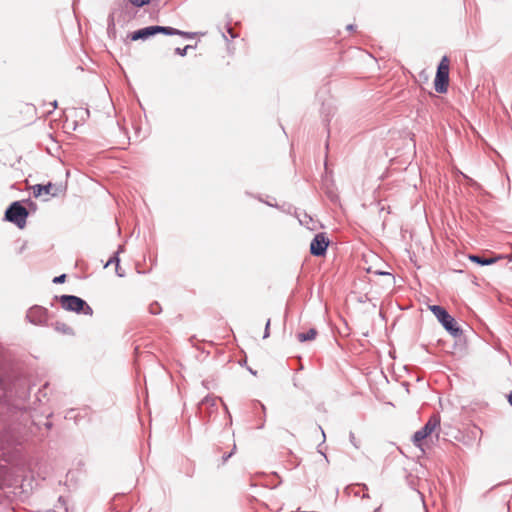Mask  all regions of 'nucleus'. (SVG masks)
<instances>
[{
    "mask_svg": "<svg viewBox=\"0 0 512 512\" xmlns=\"http://www.w3.org/2000/svg\"><path fill=\"white\" fill-rule=\"evenodd\" d=\"M59 302L63 309L75 313H82L84 315L92 316L93 309L82 298L74 295H61Z\"/></svg>",
    "mask_w": 512,
    "mask_h": 512,
    "instance_id": "nucleus-1",
    "label": "nucleus"
},
{
    "mask_svg": "<svg viewBox=\"0 0 512 512\" xmlns=\"http://www.w3.org/2000/svg\"><path fill=\"white\" fill-rule=\"evenodd\" d=\"M429 308L437 320L452 336L457 337L461 334V329L458 327L456 320L443 307L432 305Z\"/></svg>",
    "mask_w": 512,
    "mask_h": 512,
    "instance_id": "nucleus-2",
    "label": "nucleus"
},
{
    "mask_svg": "<svg viewBox=\"0 0 512 512\" xmlns=\"http://www.w3.org/2000/svg\"><path fill=\"white\" fill-rule=\"evenodd\" d=\"M440 428V417L438 415H432L427 423L413 435V444L423 450V441L430 437L435 431Z\"/></svg>",
    "mask_w": 512,
    "mask_h": 512,
    "instance_id": "nucleus-3",
    "label": "nucleus"
},
{
    "mask_svg": "<svg viewBox=\"0 0 512 512\" xmlns=\"http://www.w3.org/2000/svg\"><path fill=\"white\" fill-rule=\"evenodd\" d=\"M449 85V58L443 56L436 72L434 88L438 93L447 92Z\"/></svg>",
    "mask_w": 512,
    "mask_h": 512,
    "instance_id": "nucleus-4",
    "label": "nucleus"
},
{
    "mask_svg": "<svg viewBox=\"0 0 512 512\" xmlns=\"http://www.w3.org/2000/svg\"><path fill=\"white\" fill-rule=\"evenodd\" d=\"M27 217V209L18 201L13 202L5 212V219L16 224L19 228H24Z\"/></svg>",
    "mask_w": 512,
    "mask_h": 512,
    "instance_id": "nucleus-5",
    "label": "nucleus"
},
{
    "mask_svg": "<svg viewBox=\"0 0 512 512\" xmlns=\"http://www.w3.org/2000/svg\"><path fill=\"white\" fill-rule=\"evenodd\" d=\"M329 240L325 233H318L312 239L310 244V253L314 256H323L326 253Z\"/></svg>",
    "mask_w": 512,
    "mask_h": 512,
    "instance_id": "nucleus-6",
    "label": "nucleus"
},
{
    "mask_svg": "<svg viewBox=\"0 0 512 512\" xmlns=\"http://www.w3.org/2000/svg\"><path fill=\"white\" fill-rule=\"evenodd\" d=\"M26 318L33 324H41L46 319V309L34 306L28 310Z\"/></svg>",
    "mask_w": 512,
    "mask_h": 512,
    "instance_id": "nucleus-7",
    "label": "nucleus"
},
{
    "mask_svg": "<svg viewBox=\"0 0 512 512\" xmlns=\"http://www.w3.org/2000/svg\"><path fill=\"white\" fill-rule=\"evenodd\" d=\"M134 32H183L170 26L151 25L135 30Z\"/></svg>",
    "mask_w": 512,
    "mask_h": 512,
    "instance_id": "nucleus-8",
    "label": "nucleus"
},
{
    "mask_svg": "<svg viewBox=\"0 0 512 512\" xmlns=\"http://www.w3.org/2000/svg\"><path fill=\"white\" fill-rule=\"evenodd\" d=\"M53 184L48 183L47 185L36 184L33 186V194L35 197H39L42 194L55 195L53 192Z\"/></svg>",
    "mask_w": 512,
    "mask_h": 512,
    "instance_id": "nucleus-9",
    "label": "nucleus"
},
{
    "mask_svg": "<svg viewBox=\"0 0 512 512\" xmlns=\"http://www.w3.org/2000/svg\"><path fill=\"white\" fill-rule=\"evenodd\" d=\"M316 336L317 331L314 328L309 329L307 332H300L296 335L299 342L312 341Z\"/></svg>",
    "mask_w": 512,
    "mask_h": 512,
    "instance_id": "nucleus-10",
    "label": "nucleus"
},
{
    "mask_svg": "<svg viewBox=\"0 0 512 512\" xmlns=\"http://www.w3.org/2000/svg\"><path fill=\"white\" fill-rule=\"evenodd\" d=\"M469 259L472 262H475V263H477L479 265H482V266L491 265V264H494L496 262L495 258H484V257H481L479 255H470Z\"/></svg>",
    "mask_w": 512,
    "mask_h": 512,
    "instance_id": "nucleus-11",
    "label": "nucleus"
},
{
    "mask_svg": "<svg viewBox=\"0 0 512 512\" xmlns=\"http://www.w3.org/2000/svg\"><path fill=\"white\" fill-rule=\"evenodd\" d=\"M153 34H128L127 37L124 39L125 43H130L137 40H146Z\"/></svg>",
    "mask_w": 512,
    "mask_h": 512,
    "instance_id": "nucleus-12",
    "label": "nucleus"
},
{
    "mask_svg": "<svg viewBox=\"0 0 512 512\" xmlns=\"http://www.w3.org/2000/svg\"><path fill=\"white\" fill-rule=\"evenodd\" d=\"M119 258H118V252L115 253V255L107 262V264L105 265L106 267L112 263H115L116 264V273L119 277H123L124 274L123 273H120L119 272Z\"/></svg>",
    "mask_w": 512,
    "mask_h": 512,
    "instance_id": "nucleus-13",
    "label": "nucleus"
},
{
    "mask_svg": "<svg viewBox=\"0 0 512 512\" xmlns=\"http://www.w3.org/2000/svg\"><path fill=\"white\" fill-rule=\"evenodd\" d=\"M149 311H150L151 314L157 315V314L160 313L161 307H160V305L157 302H153L149 306Z\"/></svg>",
    "mask_w": 512,
    "mask_h": 512,
    "instance_id": "nucleus-14",
    "label": "nucleus"
},
{
    "mask_svg": "<svg viewBox=\"0 0 512 512\" xmlns=\"http://www.w3.org/2000/svg\"><path fill=\"white\" fill-rule=\"evenodd\" d=\"M56 329L58 331L63 332V333H70L71 332V328L69 326H67L66 324H64V323H57L56 324Z\"/></svg>",
    "mask_w": 512,
    "mask_h": 512,
    "instance_id": "nucleus-15",
    "label": "nucleus"
},
{
    "mask_svg": "<svg viewBox=\"0 0 512 512\" xmlns=\"http://www.w3.org/2000/svg\"><path fill=\"white\" fill-rule=\"evenodd\" d=\"M134 6L143 7L149 4L150 0H129Z\"/></svg>",
    "mask_w": 512,
    "mask_h": 512,
    "instance_id": "nucleus-16",
    "label": "nucleus"
},
{
    "mask_svg": "<svg viewBox=\"0 0 512 512\" xmlns=\"http://www.w3.org/2000/svg\"><path fill=\"white\" fill-rule=\"evenodd\" d=\"M349 439H350V442L351 444L355 447V448H359V441L356 439L355 437V434L353 432H350L349 434Z\"/></svg>",
    "mask_w": 512,
    "mask_h": 512,
    "instance_id": "nucleus-17",
    "label": "nucleus"
},
{
    "mask_svg": "<svg viewBox=\"0 0 512 512\" xmlns=\"http://www.w3.org/2000/svg\"><path fill=\"white\" fill-rule=\"evenodd\" d=\"M192 48L191 45H186L183 49L181 48H176L175 52L181 56H184L187 52L188 49Z\"/></svg>",
    "mask_w": 512,
    "mask_h": 512,
    "instance_id": "nucleus-18",
    "label": "nucleus"
},
{
    "mask_svg": "<svg viewBox=\"0 0 512 512\" xmlns=\"http://www.w3.org/2000/svg\"><path fill=\"white\" fill-rule=\"evenodd\" d=\"M270 323H271V321H270V319H268L266 322V325H265V330H264V335H263L264 339L268 338L270 335Z\"/></svg>",
    "mask_w": 512,
    "mask_h": 512,
    "instance_id": "nucleus-19",
    "label": "nucleus"
},
{
    "mask_svg": "<svg viewBox=\"0 0 512 512\" xmlns=\"http://www.w3.org/2000/svg\"><path fill=\"white\" fill-rule=\"evenodd\" d=\"M66 275L62 274L60 276H57L53 279L54 283H63L65 281Z\"/></svg>",
    "mask_w": 512,
    "mask_h": 512,
    "instance_id": "nucleus-20",
    "label": "nucleus"
},
{
    "mask_svg": "<svg viewBox=\"0 0 512 512\" xmlns=\"http://www.w3.org/2000/svg\"><path fill=\"white\" fill-rule=\"evenodd\" d=\"M235 449H236V445H234L233 450H235ZM233 452H234V451H232V452H231V453H229L228 455L224 456V457H223V461H224V462H226V461H227V460L232 456Z\"/></svg>",
    "mask_w": 512,
    "mask_h": 512,
    "instance_id": "nucleus-21",
    "label": "nucleus"
},
{
    "mask_svg": "<svg viewBox=\"0 0 512 512\" xmlns=\"http://www.w3.org/2000/svg\"><path fill=\"white\" fill-rule=\"evenodd\" d=\"M346 30H347L348 32L353 31V30H354V25H353V24H348V25L346 26Z\"/></svg>",
    "mask_w": 512,
    "mask_h": 512,
    "instance_id": "nucleus-22",
    "label": "nucleus"
},
{
    "mask_svg": "<svg viewBox=\"0 0 512 512\" xmlns=\"http://www.w3.org/2000/svg\"><path fill=\"white\" fill-rule=\"evenodd\" d=\"M226 32H228V33L234 32L233 28L230 26L229 23L226 24Z\"/></svg>",
    "mask_w": 512,
    "mask_h": 512,
    "instance_id": "nucleus-23",
    "label": "nucleus"
},
{
    "mask_svg": "<svg viewBox=\"0 0 512 512\" xmlns=\"http://www.w3.org/2000/svg\"><path fill=\"white\" fill-rule=\"evenodd\" d=\"M210 401L212 402V405H213L215 399H208V398H206L205 400H203L202 404H208V403H210Z\"/></svg>",
    "mask_w": 512,
    "mask_h": 512,
    "instance_id": "nucleus-24",
    "label": "nucleus"
},
{
    "mask_svg": "<svg viewBox=\"0 0 512 512\" xmlns=\"http://www.w3.org/2000/svg\"><path fill=\"white\" fill-rule=\"evenodd\" d=\"M508 401L510 405L512 406V392L508 395Z\"/></svg>",
    "mask_w": 512,
    "mask_h": 512,
    "instance_id": "nucleus-25",
    "label": "nucleus"
},
{
    "mask_svg": "<svg viewBox=\"0 0 512 512\" xmlns=\"http://www.w3.org/2000/svg\"><path fill=\"white\" fill-rule=\"evenodd\" d=\"M229 35H230L231 39H234V38H236L237 36H239V34H234V33H231V34H229Z\"/></svg>",
    "mask_w": 512,
    "mask_h": 512,
    "instance_id": "nucleus-26",
    "label": "nucleus"
},
{
    "mask_svg": "<svg viewBox=\"0 0 512 512\" xmlns=\"http://www.w3.org/2000/svg\"><path fill=\"white\" fill-rule=\"evenodd\" d=\"M51 106L53 107V109H55L57 107V102L54 101L53 103H51Z\"/></svg>",
    "mask_w": 512,
    "mask_h": 512,
    "instance_id": "nucleus-27",
    "label": "nucleus"
},
{
    "mask_svg": "<svg viewBox=\"0 0 512 512\" xmlns=\"http://www.w3.org/2000/svg\"><path fill=\"white\" fill-rule=\"evenodd\" d=\"M222 35H223L224 40L228 41L227 35L226 34H222Z\"/></svg>",
    "mask_w": 512,
    "mask_h": 512,
    "instance_id": "nucleus-28",
    "label": "nucleus"
},
{
    "mask_svg": "<svg viewBox=\"0 0 512 512\" xmlns=\"http://www.w3.org/2000/svg\"><path fill=\"white\" fill-rule=\"evenodd\" d=\"M184 35H185V36H191L192 34L185 33Z\"/></svg>",
    "mask_w": 512,
    "mask_h": 512,
    "instance_id": "nucleus-29",
    "label": "nucleus"
}]
</instances>
